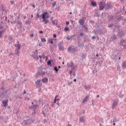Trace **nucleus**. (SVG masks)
I'll return each mask as SVG.
<instances>
[{
    "instance_id": "393cba45",
    "label": "nucleus",
    "mask_w": 126,
    "mask_h": 126,
    "mask_svg": "<svg viewBox=\"0 0 126 126\" xmlns=\"http://www.w3.org/2000/svg\"><path fill=\"white\" fill-rule=\"evenodd\" d=\"M81 58L82 60H85V59L86 58V54H85L84 53H82Z\"/></svg>"
},
{
    "instance_id": "ea45409f",
    "label": "nucleus",
    "mask_w": 126,
    "mask_h": 126,
    "mask_svg": "<svg viewBox=\"0 0 126 126\" xmlns=\"http://www.w3.org/2000/svg\"><path fill=\"white\" fill-rule=\"evenodd\" d=\"M41 41H42L43 42H47V40H46V38H41Z\"/></svg>"
},
{
    "instance_id": "8fccbe9b",
    "label": "nucleus",
    "mask_w": 126,
    "mask_h": 126,
    "mask_svg": "<svg viewBox=\"0 0 126 126\" xmlns=\"http://www.w3.org/2000/svg\"><path fill=\"white\" fill-rule=\"evenodd\" d=\"M52 24L53 25H55L56 24V22H55V21L52 20Z\"/></svg>"
},
{
    "instance_id": "423d86ee",
    "label": "nucleus",
    "mask_w": 126,
    "mask_h": 126,
    "mask_svg": "<svg viewBox=\"0 0 126 126\" xmlns=\"http://www.w3.org/2000/svg\"><path fill=\"white\" fill-rule=\"evenodd\" d=\"M117 36L119 37V38H122L124 36V32H123V31H118Z\"/></svg>"
},
{
    "instance_id": "a19ab883",
    "label": "nucleus",
    "mask_w": 126,
    "mask_h": 126,
    "mask_svg": "<svg viewBox=\"0 0 126 126\" xmlns=\"http://www.w3.org/2000/svg\"><path fill=\"white\" fill-rule=\"evenodd\" d=\"M58 97V95H56L55 97V99H54V103H57V97Z\"/></svg>"
},
{
    "instance_id": "79ce46f5",
    "label": "nucleus",
    "mask_w": 126,
    "mask_h": 126,
    "mask_svg": "<svg viewBox=\"0 0 126 126\" xmlns=\"http://www.w3.org/2000/svg\"><path fill=\"white\" fill-rule=\"evenodd\" d=\"M69 30V28L66 27L64 29V31H68Z\"/></svg>"
},
{
    "instance_id": "58836bf2",
    "label": "nucleus",
    "mask_w": 126,
    "mask_h": 126,
    "mask_svg": "<svg viewBox=\"0 0 126 126\" xmlns=\"http://www.w3.org/2000/svg\"><path fill=\"white\" fill-rule=\"evenodd\" d=\"M118 96H119V98H123L124 95V94H120L118 95Z\"/></svg>"
},
{
    "instance_id": "5fc2aeb1",
    "label": "nucleus",
    "mask_w": 126,
    "mask_h": 126,
    "mask_svg": "<svg viewBox=\"0 0 126 126\" xmlns=\"http://www.w3.org/2000/svg\"><path fill=\"white\" fill-rule=\"evenodd\" d=\"M11 4H14V1H10Z\"/></svg>"
},
{
    "instance_id": "6e6d98bb",
    "label": "nucleus",
    "mask_w": 126,
    "mask_h": 126,
    "mask_svg": "<svg viewBox=\"0 0 126 126\" xmlns=\"http://www.w3.org/2000/svg\"><path fill=\"white\" fill-rule=\"evenodd\" d=\"M66 25H69V22L67 21V22H66Z\"/></svg>"
},
{
    "instance_id": "e2e57ef3",
    "label": "nucleus",
    "mask_w": 126,
    "mask_h": 126,
    "mask_svg": "<svg viewBox=\"0 0 126 126\" xmlns=\"http://www.w3.org/2000/svg\"><path fill=\"white\" fill-rule=\"evenodd\" d=\"M72 71H73V70H71V71H70V74L71 75V73H72Z\"/></svg>"
},
{
    "instance_id": "f704fd0d",
    "label": "nucleus",
    "mask_w": 126,
    "mask_h": 126,
    "mask_svg": "<svg viewBox=\"0 0 126 126\" xmlns=\"http://www.w3.org/2000/svg\"><path fill=\"white\" fill-rule=\"evenodd\" d=\"M8 40H9V41H12V40H13V38L12 37V36H9L8 37Z\"/></svg>"
},
{
    "instance_id": "9d476101",
    "label": "nucleus",
    "mask_w": 126,
    "mask_h": 126,
    "mask_svg": "<svg viewBox=\"0 0 126 126\" xmlns=\"http://www.w3.org/2000/svg\"><path fill=\"white\" fill-rule=\"evenodd\" d=\"M118 38H117V36L116 35L113 34L110 38V41L111 42H114L117 40Z\"/></svg>"
},
{
    "instance_id": "09e8293b",
    "label": "nucleus",
    "mask_w": 126,
    "mask_h": 126,
    "mask_svg": "<svg viewBox=\"0 0 126 126\" xmlns=\"http://www.w3.org/2000/svg\"><path fill=\"white\" fill-rule=\"evenodd\" d=\"M19 114V111H17L15 113V114L17 115V116H18V114Z\"/></svg>"
},
{
    "instance_id": "052dcab7",
    "label": "nucleus",
    "mask_w": 126,
    "mask_h": 126,
    "mask_svg": "<svg viewBox=\"0 0 126 126\" xmlns=\"http://www.w3.org/2000/svg\"><path fill=\"white\" fill-rule=\"evenodd\" d=\"M53 37L54 38H56L57 37V34H53Z\"/></svg>"
},
{
    "instance_id": "2f4dec72",
    "label": "nucleus",
    "mask_w": 126,
    "mask_h": 126,
    "mask_svg": "<svg viewBox=\"0 0 126 126\" xmlns=\"http://www.w3.org/2000/svg\"><path fill=\"white\" fill-rule=\"evenodd\" d=\"M33 58L34 60H37V61H38L39 60V57H38V56L34 55L33 56Z\"/></svg>"
},
{
    "instance_id": "b1692460",
    "label": "nucleus",
    "mask_w": 126,
    "mask_h": 126,
    "mask_svg": "<svg viewBox=\"0 0 126 126\" xmlns=\"http://www.w3.org/2000/svg\"><path fill=\"white\" fill-rule=\"evenodd\" d=\"M91 5H93V6H94V7L97 6V3L94 1H92L91 2Z\"/></svg>"
},
{
    "instance_id": "4468645a",
    "label": "nucleus",
    "mask_w": 126,
    "mask_h": 126,
    "mask_svg": "<svg viewBox=\"0 0 126 126\" xmlns=\"http://www.w3.org/2000/svg\"><path fill=\"white\" fill-rule=\"evenodd\" d=\"M7 103H8V100L6 99L5 101H2V103L3 104V106L5 107L6 108V106H7Z\"/></svg>"
},
{
    "instance_id": "5701e85b",
    "label": "nucleus",
    "mask_w": 126,
    "mask_h": 126,
    "mask_svg": "<svg viewBox=\"0 0 126 126\" xmlns=\"http://www.w3.org/2000/svg\"><path fill=\"white\" fill-rule=\"evenodd\" d=\"M17 25H19V27L20 28H22V23L21 21H17Z\"/></svg>"
},
{
    "instance_id": "3c124183",
    "label": "nucleus",
    "mask_w": 126,
    "mask_h": 126,
    "mask_svg": "<svg viewBox=\"0 0 126 126\" xmlns=\"http://www.w3.org/2000/svg\"><path fill=\"white\" fill-rule=\"evenodd\" d=\"M76 74H75V72L74 71H73V76H75Z\"/></svg>"
},
{
    "instance_id": "864d4df0",
    "label": "nucleus",
    "mask_w": 126,
    "mask_h": 126,
    "mask_svg": "<svg viewBox=\"0 0 126 126\" xmlns=\"http://www.w3.org/2000/svg\"><path fill=\"white\" fill-rule=\"evenodd\" d=\"M4 31H5V29L2 30V31H0V32H1V33H3V32H4Z\"/></svg>"
},
{
    "instance_id": "4c0bfd02",
    "label": "nucleus",
    "mask_w": 126,
    "mask_h": 126,
    "mask_svg": "<svg viewBox=\"0 0 126 126\" xmlns=\"http://www.w3.org/2000/svg\"><path fill=\"white\" fill-rule=\"evenodd\" d=\"M48 108H49V105H47L46 106H44V109H46L45 111H48Z\"/></svg>"
},
{
    "instance_id": "e433bc0d",
    "label": "nucleus",
    "mask_w": 126,
    "mask_h": 126,
    "mask_svg": "<svg viewBox=\"0 0 126 126\" xmlns=\"http://www.w3.org/2000/svg\"><path fill=\"white\" fill-rule=\"evenodd\" d=\"M115 26V25L114 24H111L108 25V27L109 28H111V27H112V26Z\"/></svg>"
},
{
    "instance_id": "72a5a7b5",
    "label": "nucleus",
    "mask_w": 126,
    "mask_h": 126,
    "mask_svg": "<svg viewBox=\"0 0 126 126\" xmlns=\"http://www.w3.org/2000/svg\"><path fill=\"white\" fill-rule=\"evenodd\" d=\"M0 10L2 12H3L4 11V8L3 7V5H1V8Z\"/></svg>"
},
{
    "instance_id": "412c9836",
    "label": "nucleus",
    "mask_w": 126,
    "mask_h": 126,
    "mask_svg": "<svg viewBox=\"0 0 126 126\" xmlns=\"http://www.w3.org/2000/svg\"><path fill=\"white\" fill-rule=\"evenodd\" d=\"M74 35H72V36H69V35H67L66 36V39L68 40V41H69V40H71V39H72V38H73V37H74Z\"/></svg>"
},
{
    "instance_id": "c756f323",
    "label": "nucleus",
    "mask_w": 126,
    "mask_h": 126,
    "mask_svg": "<svg viewBox=\"0 0 126 126\" xmlns=\"http://www.w3.org/2000/svg\"><path fill=\"white\" fill-rule=\"evenodd\" d=\"M25 24H28L29 25L31 24V22H30V21H29V20H27L26 21Z\"/></svg>"
},
{
    "instance_id": "0e129e2a",
    "label": "nucleus",
    "mask_w": 126,
    "mask_h": 126,
    "mask_svg": "<svg viewBox=\"0 0 126 126\" xmlns=\"http://www.w3.org/2000/svg\"><path fill=\"white\" fill-rule=\"evenodd\" d=\"M49 18V16H45V19H48Z\"/></svg>"
},
{
    "instance_id": "dca6fc26",
    "label": "nucleus",
    "mask_w": 126,
    "mask_h": 126,
    "mask_svg": "<svg viewBox=\"0 0 126 126\" xmlns=\"http://www.w3.org/2000/svg\"><path fill=\"white\" fill-rule=\"evenodd\" d=\"M79 122L80 123H85V119L84 118V117H81L79 118Z\"/></svg>"
},
{
    "instance_id": "ddd939ff",
    "label": "nucleus",
    "mask_w": 126,
    "mask_h": 126,
    "mask_svg": "<svg viewBox=\"0 0 126 126\" xmlns=\"http://www.w3.org/2000/svg\"><path fill=\"white\" fill-rule=\"evenodd\" d=\"M103 3H104V2L103 1H101L100 2L99 10H103L105 8V6H104V5H103Z\"/></svg>"
},
{
    "instance_id": "aec40b11",
    "label": "nucleus",
    "mask_w": 126,
    "mask_h": 126,
    "mask_svg": "<svg viewBox=\"0 0 126 126\" xmlns=\"http://www.w3.org/2000/svg\"><path fill=\"white\" fill-rule=\"evenodd\" d=\"M122 67L123 69H125V68H126V62L122 63Z\"/></svg>"
},
{
    "instance_id": "4be33fe9",
    "label": "nucleus",
    "mask_w": 126,
    "mask_h": 126,
    "mask_svg": "<svg viewBox=\"0 0 126 126\" xmlns=\"http://www.w3.org/2000/svg\"><path fill=\"white\" fill-rule=\"evenodd\" d=\"M85 22V21L83 19H80L79 21V23L81 25H83Z\"/></svg>"
},
{
    "instance_id": "a878e982",
    "label": "nucleus",
    "mask_w": 126,
    "mask_h": 126,
    "mask_svg": "<svg viewBox=\"0 0 126 126\" xmlns=\"http://www.w3.org/2000/svg\"><path fill=\"white\" fill-rule=\"evenodd\" d=\"M52 63H53V60L48 61L47 62V65H50V66H52Z\"/></svg>"
},
{
    "instance_id": "f03ea898",
    "label": "nucleus",
    "mask_w": 126,
    "mask_h": 126,
    "mask_svg": "<svg viewBox=\"0 0 126 126\" xmlns=\"http://www.w3.org/2000/svg\"><path fill=\"white\" fill-rule=\"evenodd\" d=\"M34 121L30 119H27L24 121L23 122L21 123V125H23V126H27V125H31L33 124Z\"/></svg>"
},
{
    "instance_id": "39448f33",
    "label": "nucleus",
    "mask_w": 126,
    "mask_h": 126,
    "mask_svg": "<svg viewBox=\"0 0 126 126\" xmlns=\"http://www.w3.org/2000/svg\"><path fill=\"white\" fill-rule=\"evenodd\" d=\"M17 45L15 44L14 46L16 48H17V51H19L20 49H21V44H19V41L17 42Z\"/></svg>"
},
{
    "instance_id": "473e14b6",
    "label": "nucleus",
    "mask_w": 126,
    "mask_h": 126,
    "mask_svg": "<svg viewBox=\"0 0 126 126\" xmlns=\"http://www.w3.org/2000/svg\"><path fill=\"white\" fill-rule=\"evenodd\" d=\"M108 17L109 20H113V19H114V16L110 15Z\"/></svg>"
},
{
    "instance_id": "c85d7f7f",
    "label": "nucleus",
    "mask_w": 126,
    "mask_h": 126,
    "mask_svg": "<svg viewBox=\"0 0 126 126\" xmlns=\"http://www.w3.org/2000/svg\"><path fill=\"white\" fill-rule=\"evenodd\" d=\"M19 54H20V52H19V50H16L15 54L19 57Z\"/></svg>"
},
{
    "instance_id": "a211bd4d",
    "label": "nucleus",
    "mask_w": 126,
    "mask_h": 126,
    "mask_svg": "<svg viewBox=\"0 0 126 126\" xmlns=\"http://www.w3.org/2000/svg\"><path fill=\"white\" fill-rule=\"evenodd\" d=\"M84 87L85 88V89H86L87 90H89V89H90L91 88V85H89L88 86L86 85H85L84 86Z\"/></svg>"
},
{
    "instance_id": "6e6552de",
    "label": "nucleus",
    "mask_w": 126,
    "mask_h": 126,
    "mask_svg": "<svg viewBox=\"0 0 126 126\" xmlns=\"http://www.w3.org/2000/svg\"><path fill=\"white\" fill-rule=\"evenodd\" d=\"M35 83L37 87H41V86L42 85V83H41V80H37Z\"/></svg>"
},
{
    "instance_id": "de8ad7c7",
    "label": "nucleus",
    "mask_w": 126,
    "mask_h": 126,
    "mask_svg": "<svg viewBox=\"0 0 126 126\" xmlns=\"http://www.w3.org/2000/svg\"><path fill=\"white\" fill-rule=\"evenodd\" d=\"M30 37H31V38H33V37H34V34H33V33L31 34L30 35Z\"/></svg>"
},
{
    "instance_id": "a18cd8bd",
    "label": "nucleus",
    "mask_w": 126,
    "mask_h": 126,
    "mask_svg": "<svg viewBox=\"0 0 126 126\" xmlns=\"http://www.w3.org/2000/svg\"><path fill=\"white\" fill-rule=\"evenodd\" d=\"M80 47H84V43H82L79 45Z\"/></svg>"
},
{
    "instance_id": "774afa93",
    "label": "nucleus",
    "mask_w": 126,
    "mask_h": 126,
    "mask_svg": "<svg viewBox=\"0 0 126 126\" xmlns=\"http://www.w3.org/2000/svg\"><path fill=\"white\" fill-rule=\"evenodd\" d=\"M124 48H125V49H126V45H124Z\"/></svg>"
},
{
    "instance_id": "0eeeda50",
    "label": "nucleus",
    "mask_w": 126,
    "mask_h": 126,
    "mask_svg": "<svg viewBox=\"0 0 126 126\" xmlns=\"http://www.w3.org/2000/svg\"><path fill=\"white\" fill-rule=\"evenodd\" d=\"M58 48L60 51H63V50H64L63 46L62 41L59 42V44L58 45Z\"/></svg>"
},
{
    "instance_id": "1a4fd4ad",
    "label": "nucleus",
    "mask_w": 126,
    "mask_h": 126,
    "mask_svg": "<svg viewBox=\"0 0 126 126\" xmlns=\"http://www.w3.org/2000/svg\"><path fill=\"white\" fill-rule=\"evenodd\" d=\"M6 19H7V17L4 16L1 18V23H6Z\"/></svg>"
},
{
    "instance_id": "20e7f679",
    "label": "nucleus",
    "mask_w": 126,
    "mask_h": 126,
    "mask_svg": "<svg viewBox=\"0 0 126 126\" xmlns=\"http://www.w3.org/2000/svg\"><path fill=\"white\" fill-rule=\"evenodd\" d=\"M77 51V47H75L74 48H71V47H69L68 48V52L69 53H74V52H76Z\"/></svg>"
},
{
    "instance_id": "49530a36",
    "label": "nucleus",
    "mask_w": 126,
    "mask_h": 126,
    "mask_svg": "<svg viewBox=\"0 0 126 126\" xmlns=\"http://www.w3.org/2000/svg\"><path fill=\"white\" fill-rule=\"evenodd\" d=\"M94 16L98 17V16H99V14L97 12H95L94 14Z\"/></svg>"
},
{
    "instance_id": "7ed1b4c3",
    "label": "nucleus",
    "mask_w": 126,
    "mask_h": 126,
    "mask_svg": "<svg viewBox=\"0 0 126 126\" xmlns=\"http://www.w3.org/2000/svg\"><path fill=\"white\" fill-rule=\"evenodd\" d=\"M119 99L117 98L115 99L112 105V108L113 110H115V107H117L118 106V104H119Z\"/></svg>"
},
{
    "instance_id": "c9c22d12",
    "label": "nucleus",
    "mask_w": 126,
    "mask_h": 126,
    "mask_svg": "<svg viewBox=\"0 0 126 126\" xmlns=\"http://www.w3.org/2000/svg\"><path fill=\"white\" fill-rule=\"evenodd\" d=\"M36 17H37V18L40 17V13L39 12H37Z\"/></svg>"
},
{
    "instance_id": "69168bd1",
    "label": "nucleus",
    "mask_w": 126,
    "mask_h": 126,
    "mask_svg": "<svg viewBox=\"0 0 126 126\" xmlns=\"http://www.w3.org/2000/svg\"><path fill=\"white\" fill-rule=\"evenodd\" d=\"M23 94H26V90L24 91Z\"/></svg>"
},
{
    "instance_id": "bf43d9fd",
    "label": "nucleus",
    "mask_w": 126,
    "mask_h": 126,
    "mask_svg": "<svg viewBox=\"0 0 126 126\" xmlns=\"http://www.w3.org/2000/svg\"><path fill=\"white\" fill-rule=\"evenodd\" d=\"M90 22H91V23H94V21L93 20H90Z\"/></svg>"
},
{
    "instance_id": "13d9d810",
    "label": "nucleus",
    "mask_w": 126,
    "mask_h": 126,
    "mask_svg": "<svg viewBox=\"0 0 126 126\" xmlns=\"http://www.w3.org/2000/svg\"><path fill=\"white\" fill-rule=\"evenodd\" d=\"M39 33H40V34H43V31H40L39 32Z\"/></svg>"
},
{
    "instance_id": "2eb2a0df",
    "label": "nucleus",
    "mask_w": 126,
    "mask_h": 126,
    "mask_svg": "<svg viewBox=\"0 0 126 126\" xmlns=\"http://www.w3.org/2000/svg\"><path fill=\"white\" fill-rule=\"evenodd\" d=\"M126 39L120 40V46H121L122 47H124V46L125 45H124V43H126Z\"/></svg>"
},
{
    "instance_id": "cd10ccee",
    "label": "nucleus",
    "mask_w": 126,
    "mask_h": 126,
    "mask_svg": "<svg viewBox=\"0 0 126 126\" xmlns=\"http://www.w3.org/2000/svg\"><path fill=\"white\" fill-rule=\"evenodd\" d=\"M88 96H86L83 100V103H85V102H87V99H88Z\"/></svg>"
},
{
    "instance_id": "c03bdc74",
    "label": "nucleus",
    "mask_w": 126,
    "mask_h": 126,
    "mask_svg": "<svg viewBox=\"0 0 126 126\" xmlns=\"http://www.w3.org/2000/svg\"><path fill=\"white\" fill-rule=\"evenodd\" d=\"M116 122H118V120L116 118L113 119V123H116Z\"/></svg>"
},
{
    "instance_id": "338daca9",
    "label": "nucleus",
    "mask_w": 126,
    "mask_h": 126,
    "mask_svg": "<svg viewBox=\"0 0 126 126\" xmlns=\"http://www.w3.org/2000/svg\"><path fill=\"white\" fill-rule=\"evenodd\" d=\"M67 66H70V65L69 64V63H67Z\"/></svg>"
},
{
    "instance_id": "f3484780",
    "label": "nucleus",
    "mask_w": 126,
    "mask_h": 126,
    "mask_svg": "<svg viewBox=\"0 0 126 126\" xmlns=\"http://www.w3.org/2000/svg\"><path fill=\"white\" fill-rule=\"evenodd\" d=\"M112 7V5L110 3H108L105 6V9H110Z\"/></svg>"
},
{
    "instance_id": "f257e3e1",
    "label": "nucleus",
    "mask_w": 126,
    "mask_h": 126,
    "mask_svg": "<svg viewBox=\"0 0 126 126\" xmlns=\"http://www.w3.org/2000/svg\"><path fill=\"white\" fill-rule=\"evenodd\" d=\"M48 14V12H46L43 13L40 15L41 18H42V22H44V24H48L50 22V20L46 19V15Z\"/></svg>"
},
{
    "instance_id": "bb28decb",
    "label": "nucleus",
    "mask_w": 126,
    "mask_h": 126,
    "mask_svg": "<svg viewBox=\"0 0 126 126\" xmlns=\"http://www.w3.org/2000/svg\"><path fill=\"white\" fill-rule=\"evenodd\" d=\"M54 70L56 71V73H58V72L59 71V69L58 68V67L57 66H54Z\"/></svg>"
},
{
    "instance_id": "9b49d317",
    "label": "nucleus",
    "mask_w": 126,
    "mask_h": 126,
    "mask_svg": "<svg viewBox=\"0 0 126 126\" xmlns=\"http://www.w3.org/2000/svg\"><path fill=\"white\" fill-rule=\"evenodd\" d=\"M37 104L32 105L31 106H29V108L31 110H33V111H35L37 108Z\"/></svg>"
},
{
    "instance_id": "f8f14e48",
    "label": "nucleus",
    "mask_w": 126,
    "mask_h": 126,
    "mask_svg": "<svg viewBox=\"0 0 126 126\" xmlns=\"http://www.w3.org/2000/svg\"><path fill=\"white\" fill-rule=\"evenodd\" d=\"M70 67L71 68L72 70H76L75 65H74V63H73L72 62H70Z\"/></svg>"
},
{
    "instance_id": "37998d69",
    "label": "nucleus",
    "mask_w": 126,
    "mask_h": 126,
    "mask_svg": "<svg viewBox=\"0 0 126 126\" xmlns=\"http://www.w3.org/2000/svg\"><path fill=\"white\" fill-rule=\"evenodd\" d=\"M49 43H50L51 44H53L54 42L53 41V39H51L49 40Z\"/></svg>"
},
{
    "instance_id": "7c9ffc66",
    "label": "nucleus",
    "mask_w": 126,
    "mask_h": 126,
    "mask_svg": "<svg viewBox=\"0 0 126 126\" xmlns=\"http://www.w3.org/2000/svg\"><path fill=\"white\" fill-rule=\"evenodd\" d=\"M51 4H52V7L54 8V7H55V6H56V5L57 4V2L56 1H54Z\"/></svg>"
},
{
    "instance_id": "603ef678",
    "label": "nucleus",
    "mask_w": 126,
    "mask_h": 126,
    "mask_svg": "<svg viewBox=\"0 0 126 126\" xmlns=\"http://www.w3.org/2000/svg\"><path fill=\"white\" fill-rule=\"evenodd\" d=\"M55 106V103L54 102H52L51 104V107H54Z\"/></svg>"
},
{
    "instance_id": "4d7b16f0",
    "label": "nucleus",
    "mask_w": 126,
    "mask_h": 126,
    "mask_svg": "<svg viewBox=\"0 0 126 126\" xmlns=\"http://www.w3.org/2000/svg\"><path fill=\"white\" fill-rule=\"evenodd\" d=\"M3 28V26H1V25H0V30L2 29Z\"/></svg>"
},
{
    "instance_id": "6ab92c4d",
    "label": "nucleus",
    "mask_w": 126,
    "mask_h": 126,
    "mask_svg": "<svg viewBox=\"0 0 126 126\" xmlns=\"http://www.w3.org/2000/svg\"><path fill=\"white\" fill-rule=\"evenodd\" d=\"M41 81L43 83H47L48 82V78H43Z\"/></svg>"
},
{
    "instance_id": "680f3d73",
    "label": "nucleus",
    "mask_w": 126,
    "mask_h": 126,
    "mask_svg": "<svg viewBox=\"0 0 126 126\" xmlns=\"http://www.w3.org/2000/svg\"><path fill=\"white\" fill-rule=\"evenodd\" d=\"M39 58L40 59V60L42 59V58H43V56H41V55H39Z\"/></svg>"
}]
</instances>
